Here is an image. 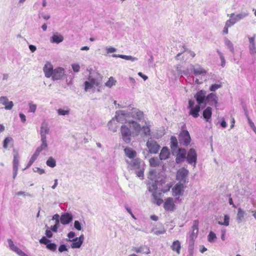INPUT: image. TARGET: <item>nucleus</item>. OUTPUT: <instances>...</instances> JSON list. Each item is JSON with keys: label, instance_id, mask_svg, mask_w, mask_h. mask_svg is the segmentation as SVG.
I'll return each mask as SVG.
<instances>
[{"label": "nucleus", "instance_id": "obj_25", "mask_svg": "<svg viewBox=\"0 0 256 256\" xmlns=\"http://www.w3.org/2000/svg\"><path fill=\"white\" fill-rule=\"evenodd\" d=\"M132 250L137 253L149 254L150 250L146 246H142L140 247H134Z\"/></svg>", "mask_w": 256, "mask_h": 256}, {"label": "nucleus", "instance_id": "obj_7", "mask_svg": "<svg viewBox=\"0 0 256 256\" xmlns=\"http://www.w3.org/2000/svg\"><path fill=\"white\" fill-rule=\"evenodd\" d=\"M146 146L150 154H157L160 148V146L151 138L146 142Z\"/></svg>", "mask_w": 256, "mask_h": 256}, {"label": "nucleus", "instance_id": "obj_48", "mask_svg": "<svg viewBox=\"0 0 256 256\" xmlns=\"http://www.w3.org/2000/svg\"><path fill=\"white\" fill-rule=\"evenodd\" d=\"M146 126H143L142 128V130L145 136H150V126H148L146 122Z\"/></svg>", "mask_w": 256, "mask_h": 256}, {"label": "nucleus", "instance_id": "obj_30", "mask_svg": "<svg viewBox=\"0 0 256 256\" xmlns=\"http://www.w3.org/2000/svg\"><path fill=\"white\" fill-rule=\"evenodd\" d=\"M169 154L168 149L166 147H163L159 155L160 159V160H166L168 158Z\"/></svg>", "mask_w": 256, "mask_h": 256}, {"label": "nucleus", "instance_id": "obj_8", "mask_svg": "<svg viewBox=\"0 0 256 256\" xmlns=\"http://www.w3.org/2000/svg\"><path fill=\"white\" fill-rule=\"evenodd\" d=\"M191 138L187 130H182L179 136L180 142L184 146H188L190 142Z\"/></svg>", "mask_w": 256, "mask_h": 256}, {"label": "nucleus", "instance_id": "obj_16", "mask_svg": "<svg viewBox=\"0 0 256 256\" xmlns=\"http://www.w3.org/2000/svg\"><path fill=\"white\" fill-rule=\"evenodd\" d=\"M50 128L48 124L46 122H42L40 128V138H47L46 134L49 133Z\"/></svg>", "mask_w": 256, "mask_h": 256}, {"label": "nucleus", "instance_id": "obj_37", "mask_svg": "<svg viewBox=\"0 0 256 256\" xmlns=\"http://www.w3.org/2000/svg\"><path fill=\"white\" fill-rule=\"evenodd\" d=\"M46 164L50 168H54L56 166V161L52 157L50 156L46 160Z\"/></svg>", "mask_w": 256, "mask_h": 256}, {"label": "nucleus", "instance_id": "obj_63", "mask_svg": "<svg viewBox=\"0 0 256 256\" xmlns=\"http://www.w3.org/2000/svg\"><path fill=\"white\" fill-rule=\"evenodd\" d=\"M72 67L74 72H78L80 70V66L78 64H72Z\"/></svg>", "mask_w": 256, "mask_h": 256}, {"label": "nucleus", "instance_id": "obj_19", "mask_svg": "<svg viewBox=\"0 0 256 256\" xmlns=\"http://www.w3.org/2000/svg\"><path fill=\"white\" fill-rule=\"evenodd\" d=\"M162 193L157 192H154L152 194V202L154 204H156L158 206H160L163 202V200L161 198Z\"/></svg>", "mask_w": 256, "mask_h": 256}, {"label": "nucleus", "instance_id": "obj_46", "mask_svg": "<svg viewBox=\"0 0 256 256\" xmlns=\"http://www.w3.org/2000/svg\"><path fill=\"white\" fill-rule=\"evenodd\" d=\"M116 80L113 77L109 78L108 81L106 83V86L108 87L111 88L112 86L116 84Z\"/></svg>", "mask_w": 256, "mask_h": 256}, {"label": "nucleus", "instance_id": "obj_53", "mask_svg": "<svg viewBox=\"0 0 256 256\" xmlns=\"http://www.w3.org/2000/svg\"><path fill=\"white\" fill-rule=\"evenodd\" d=\"M46 248L52 252H54L56 250L57 246L54 243H49L46 246Z\"/></svg>", "mask_w": 256, "mask_h": 256}, {"label": "nucleus", "instance_id": "obj_26", "mask_svg": "<svg viewBox=\"0 0 256 256\" xmlns=\"http://www.w3.org/2000/svg\"><path fill=\"white\" fill-rule=\"evenodd\" d=\"M246 214L245 211L242 210L240 208L238 209V212L236 214V220L238 224L241 223L244 220Z\"/></svg>", "mask_w": 256, "mask_h": 256}, {"label": "nucleus", "instance_id": "obj_44", "mask_svg": "<svg viewBox=\"0 0 256 256\" xmlns=\"http://www.w3.org/2000/svg\"><path fill=\"white\" fill-rule=\"evenodd\" d=\"M114 123V120L113 119L108 122V128L112 130L113 132H116L117 130L118 126L114 124V126L113 127L112 125Z\"/></svg>", "mask_w": 256, "mask_h": 256}, {"label": "nucleus", "instance_id": "obj_20", "mask_svg": "<svg viewBox=\"0 0 256 256\" xmlns=\"http://www.w3.org/2000/svg\"><path fill=\"white\" fill-rule=\"evenodd\" d=\"M184 186L182 183H178L172 188V195L177 196L182 194Z\"/></svg>", "mask_w": 256, "mask_h": 256}, {"label": "nucleus", "instance_id": "obj_32", "mask_svg": "<svg viewBox=\"0 0 256 256\" xmlns=\"http://www.w3.org/2000/svg\"><path fill=\"white\" fill-rule=\"evenodd\" d=\"M124 151L126 155L130 158H134L136 156V152L131 148H126Z\"/></svg>", "mask_w": 256, "mask_h": 256}, {"label": "nucleus", "instance_id": "obj_50", "mask_svg": "<svg viewBox=\"0 0 256 256\" xmlns=\"http://www.w3.org/2000/svg\"><path fill=\"white\" fill-rule=\"evenodd\" d=\"M216 238V234L214 232L211 231L210 232L208 236V241L210 242H212L214 241Z\"/></svg>", "mask_w": 256, "mask_h": 256}, {"label": "nucleus", "instance_id": "obj_11", "mask_svg": "<svg viewBox=\"0 0 256 256\" xmlns=\"http://www.w3.org/2000/svg\"><path fill=\"white\" fill-rule=\"evenodd\" d=\"M198 221L197 220H194L192 226V232L190 236V242H194V240L196 238L198 234Z\"/></svg>", "mask_w": 256, "mask_h": 256}, {"label": "nucleus", "instance_id": "obj_45", "mask_svg": "<svg viewBox=\"0 0 256 256\" xmlns=\"http://www.w3.org/2000/svg\"><path fill=\"white\" fill-rule=\"evenodd\" d=\"M194 250V242L189 241V245L188 248V256H193Z\"/></svg>", "mask_w": 256, "mask_h": 256}, {"label": "nucleus", "instance_id": "obj_1", "mask_svg": "<svg viewBox=\"0 0 256 256\" xmlns=\"http://www.w3.org/2000/svg\"><path fill=\"white\" fill-rule=\"evenodd\" d=\"M128 167L131 170H136V176L141 179H144V164L140 158H136L132 160L130 162L127 161Z\"/></svg>", "mask_w": 256, "mask_h": 256}, {"label": "nucleus", "instance_id": "obj_29", "mask_svg": "<svg viewBox=\"0 0 256 256\" xmlns=\"http://www.w3.org/2000/svg\"><path fill=\"white\" fill-rule=\"evenodd\" d=\"M14 160L13 168H18L19 166V154L18 151L15 149L13 150Z\"/></svg>", "mask_w": 256, "mask_h": 256}, {"label": "nucleus", "instance_id": "obj_28", "mask_svg": "<svg viewBox=\"0 0 256 256\" xmlns=\"http://www.w3.org/2000/svg\"><path fill=\"white\" fill-rule=\"evenodd\" d=\"M212 114V108L210 106H208L202 112L204 118L206 121L209 122Z\"/></svg>", "mask_w": 256, "mask_h": 256}, {"label": "nucleus", "instance_id": "obj_27", "mask_svg": "<svg viewBox=\"0 0 256 256\" xmlns=\"http://www.w3.org/2000/svg\"><path fill=\"white\" fill-rule=\"evenodd\" d=\"M64 40V37L62 34L58 33L54 34L50 38V42L52 43L59 44Z\"/></svg>", "mask_w": 256, "mask_h": 256}, {"label": "nucleus", "instance_id": "obj_39", "mask_svg": "<svg viewBox=\"0 0 256 256\" xmlns=\"http://www.w3.org/2000/svg\"><path fill=\"white\" fill-rule=\"evenodd\" d=\"M78 240V238H75L72 239V241H73V242L71 244V247L72 248H80L82 245V244L80 243Z\"/></svg>", "mask_w": 256, "mask_h": 256}, {"label": "nucleus", "instance_id": "obj_62", "mask_svg": "<svg viewBox=\"0 0 256 256\" xmlns=\"http://www.w3.org/2000/svg\"><path fill=\"white\" fill-rule=\"evenodd\" d=\"M33 170L34 172H38L40 174H42L45 172L44 170L37 167L34 168Z\"/></svg>", "mask_w": 256, "mask_h": 256}, {"label": "nucleus", "instance_id": "obj_40", "mask_svg": "<svg viewBox=\"0 0 256 256\" xmlns=\"http://www.w3.org/2000/svg\"><path fill=\"white\" fill-rule=\"evenodd\" d=\"M224 41L225 44L230 48V51L234 53V48L232 43L227 38H225Z\"/></svg>", "mask_w": 256, "mask_h": 256}, {"label": "nucleus", "instance_id": "obj_22", "mask_svg": "<svg viewBox=\"0 0 256 256\" xmlns=\"http://www.w3.org/2000/svg\"><path fill=\"white\" fill-rule=\"evenodd\" d=\"M178 151L176 162L177 164H180L186 158V150L184 149L178 148Z\"/></svg>", "mask_w": 256, "mask_h": 256}, {"label": "nucleus", "instance_id": "obj_17", "mask_svg": "<svg viewBox=\"0 0 256 256\" xmlns=\"http://www.w3.org/2000/svg\"><path fill=\"white\" fill-rule=\"evenodd\" d=\"M164 208L166 210L173 212L175 209V204L172 198H168L166 199Z\"/></svg>", "mask_w": 256, "mask_h": 256}, {"label": "nucleus", "instance_id": "obj_41", "mask_svg": "<svg viewBox=\"0 0 256 256\" xmlns=\"http://www.w3.org/2000/svg\"><path fill=\"white\" fill-rule=\"evenodd\" d=\"M57 112L59 116H66L70 114V110L68 108H66V110L59 108L57 110Z\"/></svg>", "mask_w": 256, "mask_h": 256}, {"label": "nucleus", "instance_id": "obj_42", "mask_svg": "<svg viewBox=\"0 0 256 256\" xmlns=\"http://www.w3.org/2000/svg\"><path fill=\"white\" fill-rule=\"evenodd\" d=\"M13 144V139L11 137H7L4 140L3 146L4 148L6 149L8 146V144Z\"/></svg>", "mask_w": 256, "mask_h": 256}, {"label": "nucleus", "instance_id": "obj_33", "mask_svg": "<svg viewBox=\"0 0 256 256\" xmlns=\"http://www.w3.org/2000/svg\"><path fill=\"white\" fill-rule=\"evenodd\" d=\"M171 248L173 251L176 252L178 254H180L181 248L180 242L178 240L174 241L171 246Z\"/></svg>", "mask_w": 256, "mask_h": 256}, {"label": "nucleus", "instance_id": "obj_2", "mask_svg": "<svg viewBox=\"0 0 256 256\" xmlns=\"http://www.w3.org/2000/svg\"><path fill=\"white\" fill-rule=\"evenodd\" d=\"M156 174L157 172L156 170H150L149 172L148 178L154 181L152 184H149L148 185V191L152 194L154 192H156V190L158 188V186L156 184V182L158 181L156 179Z\"/></svg>", "mask_w": 256, "mask_h": 256}, {"label": "nucleus", "instance_id": "obj_23", "mask_svg": "<svg viewBox=\"0 0 256 256\" xmlns=\"http://www.w3.org/2000/svg\"><path fill=\"white\" fill-rule=\"evenodd\" d=\"M190 68L193 70L194 74L196 76L202 75L204 76L206 73V70L202 68L200 66H198V67L194 68V65L190 64Z\"/></svg>", "mask_w": 256, "mask_h": 256}, {"label": "nucleus", "instance_id": "obj_58", "mask_svg": "<svg viewBox=\"0 0 256 256\" xmlns=\"http://www.w3.org/2000/svg\"><path fill=\"white\" fill-rule=\"evenodd\" d=\"M249 49L250 54H256V48L255 46V44H250Z\"/></svg>", "mask_w": 256, "mask_h": 256}, {"label": "nucleus", "instance_id": "obj_12", "mask_svg": "<svg viewBox=\"0 0 256 256\" xmlns=\"http://www.w3.org/2000/svg\"><path fill=\"white\" fill-rule=\"evenodd\" d=\"M64 76V68L61 67H58L54 70L52 78L53 80H62Z\"/></svg>", "mask_w": 256, "mask_h": 256}, {"label": "nucleus", "instance_id": "obj_43", "mask_svg": "<svg viewBox=\"0 0 256 256\" xmlns=\"http://www.w3.org/2000/svg\"><path fill=\"white\" fill-rule=\"evenodd\" d=\"M38 156V154L34 152V153L32 156L30 160H29L27 164L26 168L30 167L34 163V162L36 160Z\"/></svg>", "mask_w": 256, "mask_h": 256}, {"label": "nucleus", "instance_id": "obj_47", "mask_svg": "<svg viewBox=\"0 0 256 256\" xmlns=\"http://www.w3.org/2000/svg\"><path fill=\"white\" fill-rule=\"evenodd\" d=\"M230 217L228 214H225L224 216V222H218V224L220 225H224L225 226H228L229 225Z\"/></svg>", "mask_w": 256, "mask_h": 256}, {"label": "nucleus", "instance_id": "obj_21", "mask_svg": "<svg viewBox=\"0 0 256 256\" xmlns=\"http://www.w3.org/2000/svg\"><path fill=\"white\" fill-rule=\"evenodd\" d=\"M73 219L72 215L71 214L66 212L62 214L60 218V222L63 224H68Z\"/></svg>", "mask_w": 256, "mask_h": 256}, {"label": "nucleus", "instance_id": "obj_15", "mask_svg": "<svg viewBox=\"0 0 256 256\" xmlns=\"http://www.w3.org/2000/svg\"><path fill=\"white\" fill-rule=\"evenodd\" d=\"M206 100L210 105L216 106L218 104V98L216 94L212 92L208 94L206 96Z\"/></svg>", "mask_w": 256, "mask_h": 256}, {"label": "nucleus", "instance_id": "obj_34", "mask_svg": "<svg viewBox=\"0 0 256 256\" xmlns=\"http://www.w3.org/2000/svg\"><path fill=\"white\" fill-rule=\"evenodd\" d=\"M128 123L130 124V126H132L136 132H139L142 130L140 125L135 120H129Z\"/></svg>", "mask_w": 256, "mask_h": 256}, {"label": "nucleus", "instance_id": "obj_18", "mask_svg": "<svg viewBox=\"0 0 256 256\" xmlns=\"http://www.w3.org/2000/svg\"><path fill=\"white\" fill-rule=\"evenodd\" d=\"M0 104L4 105V108L6 110H10L14 106L13 102L9 101L6 96H1L0 98Z\"/></svg>", "mask_w": 256, "mask_h": 256}, {"label": "nucleus", "instance_id": "obj_64", "mask_svg": "<svg viewBox=\"0 0 256 256\" xmlns=\"http://www.w3.org/2000/svg\"><path fill=\"white\" fill-rule=\"evenodd\" d=\"M248 122L250 128L254 132H256V127L255 126L254 123L251 120L250 118H248Z\"/></svg>", "mask_w": 256, "mask_h": 256}, {"label": "nucleus", "instance_id": "obj_61", "mask_svg": "<svg viewBox=\"0 0 256 256\" xmlns=\"http://www.w3.org/2000/svg\"><path fill=\"white\" fill-rule=\"evenodd\" d=\"M68 250V249L67 248V246L64 244H60L58 248V251L60 252H62Z\"/></svg>", "mask_w": 256, "mask_h": 256}, {"label": "nucleus", "instance_id": "obj_54", "mask_svg": "<svg viewBox=\"0 0 256 256\" xmlns=\"http://www.w3.org/2000/svg\"><path fill=\"white\" fill-rule=\"evenodd\" d=\"M84 86H85V90L88 91L89 90L91 89L94 86H92V84L90 82V80H88V81H86L84 82Z\"/></svg>", "mask_w": 256, "mask_h": 256}, {"label": "nucleus", "instance_id": "obj_13", "mask_svg": "<svg viewBox=\"0 0 256 256\" xmlns=\"http://www.w3.org/2000/svg\"><path fill=\"white\" fill-rule=\"evenodd\" d=\"M206 92L205 90H200L198 91L194 95L198 104L200 106L206 100Z\"/></svg>", "mask_w": 256, "mask_h": 256}, {"label": "nucleus", "instance_id": "obj_9", "mask_svg": "<svg viewBox=\"0 0 256 256\" xmlns=\"http://www.w3.org/2000/svg\"><path fill=\"white\" fill-rule=\"evenodd\" d=\"M128 112L130 114V118L136 120L140 121L144 118L143 112L138 108H132L130 111H128Z\"/></svg>", "mask_w": 256, "mask_h": 256}, {"label": "nucleus", "instance_id": "obj_51", "mask_svg": "<svg viewBox=\"0 0 256 256\" xmlns=\"http://www.w3.org/2000/svg\"><path fill=\"white\" fill-rule=\"evenodd\" d=\"M236 22V20L234 18H230L226 20V22L225 25L228 26V27H230L234 25Z\"/></svg>", "mask_w": 256, "mask_h": 256}, {"label": "nucleus", "instance_id": "obj_49", "mask_svg": "<svg viewBox=\"0 0 256 256\" xmlns=\"http://www.w3.org/2000/svg\"><path fill=\"white\" fill-rule=\"evenodd\" d=\"M222 87V83L219 84H212L210 88V90L211 92H215L218 89Z\"/></svg>", "mask_w": 256, "mask_h": 256}, {"label": "nucleus", "instance_id": "obj_31", "mask_svg": "<svg viewBox=\"0 0 256 256\" xmlns=\"http://www.w3.org/2000/svg\"><path fill=\"white\" fill-rule=\"evenodd\" d=\"M112 56L113 58H120L122 59L128 60H131L132 62L136 61L138 60V58L136 57L132 56H126L124 54H112Z\"/></svg>", "mask_w": 256, "mask_h": 256}, {"label": "nucleus", "instance_id": "obj_5", "mask_svg": "<svg viewBox=\"0 0 256 256\" xmlns=\"http://www.w3.org/2000/svg\"><path fill=\"white\" fill-rule=\"evenodd\" d=\"M188 170L182 168H180L176 173V180H179V183H182L184 184L186 182H188Z\"/></svg>", "mask_w": 256, "mask_h": 256}, {"label": "nucleus", "instance_id": "obj_57", "mask_svg": "<svg viewBox=\"0 0 256 256\" xmlns=\"http://www.w3.org/2000/svg\"><path fill=\"white\" fill-rule=\"evenodd\" d=\"M74 228L78 230H81L82 229L80 222L78 220H75L74 222Z\"/></svg>", "mask_w": 256, "mask_h": 256}, {"label": "nucleus", "instance_id": "obj_10", "mask_svg": "<svg viewBox=\"0 0 256 256\" xmlns=\"http://www.w3.org/2000/svg\"><path fill=\"white\" fill-rule=\"evenodd\" d=\"M186 160L189 164H193L195 166L197 160V154L194 148H190L188 152Z\"/></svg>", "mask_w": 256, "mask_h": 256}, {"label": "nucleus", "instance_id": "obj_14", "mask_svg": "<svg viewBox=\"0 0 256 256\" xmlns=\"http://www.w3.org/2000/svg\"><path fill=\"white\" fill-rule=\"evenodd\" d=\"M53 66L50 62H46L43 68L44 76L47 78L52 77L54 72Z\"/></svg>", "mask_w": 256, "mask_h": 256}, {"label": "nucleus", "instance_id": "obj_36", "mask_svg": "<svg viewBox=\"0 0 256 256\" xmlns=\"http://www.w3.org/2000/svg\"><path fill=\"white\" fill-rule=\"evenodd\" d=\"M248 14V12H242L238 14H237L235 17H234V19L236 20V22H238L240 20L246 18Z\"/></svg>", "mask_w": 256, "mask_h": 256}, {"label": "nucleus", "instance_id": "obj_59", "mask_svg": "<svg viewBox=\"0 0 256 256\" xmlns=\"http://www.w3.org/2000/svg\"><path fill=\"white\" fill-rule=\"evenodd\" d=\"M50 242V240L46 238L45 236H42V238L40 240V242L42 244H46V246Z\"/></svg>", "mask_w": 256, "mask_h": 256}, {"label": "nucleus", "instance_id": "obj_4", "mask_svg": "<svg viewBox=\"0 0 256 256\" xmlns=\"http://www.w3.org/2000/svg\"><path fill=\"white\" fill-rule=\"evenodd\" d=\"M120 132L122 140L126 144L130 143L132 140V132L130 128L126 125H122Z\"/></svg>", "mask_w": 256, "mask_h": 256}, {"label": "nucleus", "instance_id": "obj_60", "mask_svg": "<svg viewBox=\"0 0 256 256\" xmlns=\"http://www.w3.org/2000/svg\"><path fill=\"white\" fill-rule=\"evenodd\" d=\"M106 50L107 54H109L110 53L114 52L116 51V49L115 48L110 46V47H106Z\"/></svg>", "mask_w": 256, "mask_h": 256}, {"label": "nucleus", "instance_id": "obj_55", "mask_svg": "<svg viewBox=\"0 0 256 256\" xmlns=\"http://www.w3.org/2000/svg\"><path fill=\"white\" fill-rule=\"evenodd\" d=\"M88 80H90L93 86H98L100 84V80L97 79L90 78Z\"/></svg>", "mask_w": 256, "mask_h": 256}, {"label": "nucleus", "instance_id": "obj_56", "mask_svg": "<svg viewBox=\"0 0 256 256\" xmlns=\"http://www.w3.org/2000/svg\"><path fill=\"white\" fill-rule=\"evenodd\" d=\"M29 106H30V108H29L28 112H34L36 109V105L32 104V102H30Z\"/></svg>", "mask_w": 256, "mask_h": 256}, {"label": "nucleus", "instance_id": "obj_3", "mask_svg": "<svg viewBox=\"0 0 256 256\" xmlns=\"http://www.w3.org/2000/svg\"><path fill=\"white\" fill-rule=\"evenodd\" d=\"M194 102L192 100H188V108L190 109L189 114L192 116L194 118H198L199 116V112L200 110V106L196 104L194 106Z\"/></svg>", "mask_w": 256, "mask_h": 256}, {"label": "nucleus", "instance_id": "obj_38", "mask_svg": "<svg viewBox=\"0 0 256 256\" xmlns=\"http://www.w3.org/2000/svg\"><path fill=\"white\" fill-rule=\"evenodd\" d=\"M150 164L151 166H156L160 164V160L157 158H152L150 160Z\"/></svg>", "mask_w": 256, "mask_h": 256}, {"label": "nucleus", "instance_id": "obj_52", "mask_svg": "<svg viewBox=\"0 0 256 256\" xmlns=\"http://www.w3.org/2000/svg\"><path fill=\"white\" fill-rule=\"evenodd\" d=\"M8 242L9 248L12 250L14 252L18 248L14 244L12 240L11 239H8Z\"/></svg>", "mask_w": 256, "mask_h": 256}, {"label": "nucleus", "instance_id": "obj_24", "mask_svg": "<svg viewBox=\"0 0 256 256\" xmlns=\"http://www.w3.org/2000/svg\"><path fill=\"white\" fill-rule=\"evenodd\" d=\"M40 140L42 142L40 146H38L35 151L38 154L42 150H47L48 148L47 138H40Z\"/></svg>", "mask_w": 256, "mask_h": 256}, {"label": "nucleus", "instance_id": "obj_6", "mask_svg": "<svg viewBox=\"0 0 256 256\" xmlns=\"http://www.w3.org/2000/svg\"><path fill=\"white\" fill-rule=\"evenodd\" d=\"M128 118H130L128 110H121L116 112L115 118L118 122L124 123L128 122L130 120H128Z\"/></svg>", "mask_w": 256, "mask_h": 256}, {"label": "nucleus", "instance_id": "obj_35", "mask_svg": "<svg viewBox=\"0 0 256 256\" xmlns=\"http://www.w3.org/2000/svg\"><path fill=\"white\" fill-rule=\"evenodd\" d=\"M178 140L174 136H172L170 138V146L172 150H174L178 148Z\"/></svg>", "mask_w": 256, "mask_h": 256}]
</instances>
